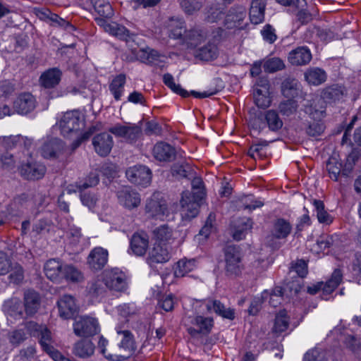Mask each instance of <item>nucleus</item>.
Listing matches in <instances>:
<instances>
[{"mask_svg": "<svg viewBox=\"0 0 361 361\" xmlns=\"http://www.w3.org/2000/svg\"><path fill=\"white\" fill-rule=\"evenodd\" d=\"M288 59L292 65L303 66L311 61L312 54L307 47H299L289 53Z\"/></svg>", "mask_w": 361, "mask_h": 361, "instance_id": "393cba45", "label": "nucleus"}, {"mask_svg": "<svg viewBox=\"0 0 361 361\" xmlns=\"http://www.w3.org/2000/svg\"><path fill=\"white\" fill-rule=\"evenodd\" d=\"M24 306L27 315H34L40 306L39 295L34 290L27 291L24 295Z\"/></svg>", "mask_w": 361, "mask_h": 361, "instance_id": "bb28decb", "label": "nucleus"}, {"mask_svg": "<svg viewBox=\"0 0 361 361\" xmlns=\"http://www.w3.org/2000/svg\"><path fill=\"white\" fill-rule=\"evenodd\" d=\"M99 330L97 320L88 316L78 318L73 324L75 334L80 337L92 336L97 334Z\"/></svg>", "mask_w": 361, "mask_h": 361, "instance_id": "0eeeda50", "label": "nucleus"}, {"mask_svg": "<svg viewBox=\"0 0 361 361\" xmlns=\"http://www.w3.org/2000/svg\"><path fill=\"white\" fill-rule=\"evenodd\" d=\"M61 72L56 68L44 72L40 77L42 85L46 88H51L58 85L61 80Z\"/></svg>", "mask_w": 361, "mask_h": 361, "instance_id": "72a5a7b5", "label": "nucleus"}, {"mask_svg": "<svg viewBox=\"0 0 361 361\" xmlns=\"http://www.w3.org/2000/svg\"><path fill=\"white\" fill-rule=\"evenodd\" d=\"M109 131L117 137H124L130 142L135 141L142 133L140 127L135 124L126 126L116 124L110 128Z\"/></svg>", "mask_w": 361, "mask_h": 361, "instance_id": "ddd939ff", "label": "nucleus"}, {"mask_svg": "<svg viewBox=\"0 0 361 361\" xmlns=\"http://www.w3.org/2000/svg\"><path fill=\"white\" fill-rule=\"evenodd\" d=\"M155 243H166L168 245L173 241L172 229L166 224L161 225L153 231Z\"/></svg>", "mask_w": 361, "mask_h": 361, "instance_id": "c9c22d12", "label": "nucleus"}, {"mask_svg": "<svg viewBox=\"0 0 361 361\" xmlns=\"http://www.w3.org/2000/svg\"><path fill=\"white\" fill-rule=\"evenodd\" d=\"M94 9L100 17L110 18L114 15L113 8L109 3L99 1L95 3Z\"/></svg>", "mask_w": 361, "mask_h": 361, "instance_id": "bf43d9fd", "label": "nucleus"}, {"mask_svg": "<svg viewBox=\"0 0 361 361\" xmlns=\"http://www.w3.org/2000/svg\"><path fill=\"white\" fill-rule=\"evenodd\" d=\"M289 326V317L285 310L280 311L275 317L272 329L273 333L281 334L286 331Z\"/></svg>", "mask_w": 361, "mask_h": 361, "instance_id": "58836bf2", "label": "nucleus"}, {"mask_svg": "<svg viewBox=\"0 0 361 361\" xmlns=\"http://www.w3.org/2000/svg\"><path fill=\"white\" fill-rule=\"evenodd\" d=\"M57 303L59 314L63 319H70L77 312L78 306L71 295H63Z\"/></svg>", "mask_w": 361, "mask_h": 361, "instance_id": "4be33fe9", "label": "nucleus"}, {"mask_svg": "<svg viewBox=\"0 0 361 361\" xmlns=\"http://www.w3.org/2000/svg\"><path fill=\"white\" fill-rule=\"evenodd\" d=\"M171 258V247L166 243H154L153 248L149 252L147 262L153 267L156 264L168 262Z\"/></svg>", "mask_w": 361, "mask_h": 361, "instance_id": "f8f14e48", "label": "nucleus"}, {"mask_svg": "<svg viewBox=\"0 0 361 361\" xmlns=\"http://www.w3.org/2000/svg\"><path fill=\"white\" fill-rule=\"evenodd\" d=\"M313 204L317 212L318 221L320 223L326 224L331 223L332 217L324 209V202L319 200H314Z\"/></svg>", "mask_w": 361, "mask_h": 361, "instance_id": "5fc2aeb1", "label": "nucleus"}, {"mask_svg": "<svg viewBox=\"0 0 361 361\" xmlns=\"http://www.w3.org/2000/svg\"><path fill=\"white\" fill-rule=\"evenodd\" d=\"M285 68L283 61L279 58H271L264 63V69L266 72L274 73Z\"/></svg>", "mask_w": 361, "mask_h": 361, "instance_id": "680f3d73", "label": "nucleus"}, {"mask_svg": "<svg viewBox=\"0 0 361 361\" xmlns=\"http://www.w3.org/2000/svg\"><path fill=\"white\" fill-rule=\"evenodd\" d=\"M108 341L101 336L99 341L98 342V348L100 350V352L104 355V357L111 361H123L126 360V356L118 355V354H106V345H107Z\"/></svg>", "mask_w": 361, "mask_h": 361, "instance_id": "052dcab7", "label": "nucleus"}, {"mask_svg": "<svg viewBox=\"0 0 361 361\" xmlns=\"http://www.w3.org/2000/svg\"><path fill=\"white\" fill-rule=\"evenodd\" d=\"M191 324L194 326L188 328V334L193 338H200L210 333L214 325V320L211 317L197 315L192 319Z\"/></svg>", "mask_w": 361, "mask_h": 361, "instance_id": "9d476101", "label": "nucleus"}, {"mask_svg": "<svg viewBox=\"0 0 361 361\" xmlns=\"http://www.w3.org/2000/svg\"><path fill=\"white\" fill-rule=\"evenodd\" d=\"M224 255L226 274L231 276L239 275L243 269L239 249L234 245H228L224 250Z\"/></svg>", "mask_w": 361, "mask_h": 361, "instance_id": "423d86ee", "label": "nucleus"}, {"mask_svg": "<svg viewBox=\"0 0 361 361\" xmlns=\"http://www.w3.org/2000/svg\"><path fill=\"white\" fill-rule=\"evenodd\" d=\"M180 7L185 13L191 15L200 10L204 4V0H178Z\"/></svg>", "mask_w": 361, "mask_h": 361, "instance_id": "09e8293b", "label": "nucleus"}, {"mask_svg": "<svg viewBox=\"0 0 361 361\" xmlns=\"http://www.w3.org/2000/svg\"><path fill=\"white\" fill-rule=\"evenodd\" d=\"M108 261V251L101 247L91 250L87 258L89 267L94 271L102 269Z\"/></svg>", "mask_w": 361, "mask_h": 361, "instance_id": "dca6fc26", "label": "nucleus"}, {"mask_svg": "<svg viewBox=\"0 0 361 361\" xmlns=\"http://www.w3.org/2000/svg\"><path fill=\"white\" fill-rule=\"evenodd\" d=\"M223 11L217 4H212L206 8L205 20L209 23H214L223 16Z\"/></svg>", "mask_w": 361, "mask_h": 361, "instance_id": "4d7b16f0", "label": "nucleus"}, {"mask_svg": "<svg viewBox=\"0 0 361 361\" xmlns=\"http://www.w3.org/2000/svg\"><path fill=\"white\" fill-rule=\"evenodd\" d=\"M149 246V237L147 233H135L130 240V249L137 256H143Z\"/></svg>", "mask_w": 361, "mask_h": 361, "instance_id": "5701e85b", "label": "nucleus"}, {"mask_svg": "<svg viewBox=\"0 0 361 361\" xmlns=\"http://www.w3.org/2000/svg\"><path fill=\"white\" fill-rule=\"evenodd\" d=\"M63 136L73 138L76 137L73 145L78 147L82 142L88 140L90 137L99 129L96 126H90L82 134L79 132L85 126V121L78 111L66 112L58 123Z\"/></svg>", "mask_w": 361, "mask_h": 361, "instance_id": "f257e3e1", "label": "nucleus"}, {"mask_svg": "<svg viewBox=\"0 0 361 361\" xmlns=\"http://www.w3.org/2000/svg\"><path fill=\"white\" fill-rule=\"evenodd\" d=\"M164 83L169 87L173 92L180 94L183 97L189 96V93L185 89H183L178 84L174 82L173 77L170 73H165L163 76Z\"/></svg>", "mask_w": 361, "mask_h": 361, "instance_id": "3c124183", "label": "nucleus"}, {"mask_svg": "<svg viewBox=\"0 0 361 361\" xmlns=\"http://www.w3.org/2000/svg\"><path fill=\"white\" fill-rule=\"evenodd\" d=\"M204 198L192 195L190 191L182 193L180 200V214L183 219L190 220L199 213V209Z\"/></svg>", "mask_w": 361, "mask_h": 361, "instance_id": "20e7f679", "label": "nucleus"}, {"mask_svg": "<svg viewBox=\"0 0 361 361\" xmlns=\"http://www.w3.org/2000/svg\"><path fill=\"white\" fill-rule=\"evenodd\" d=\"M145 210L147 218L163 220L168 212V207L161 195L159 192H154L146 201Z\"/></svg>", "mask_w": 361, "mask_h": 361, "instance_id": "7ed1b4c3", "label": "nucleus"}, {"mask_svg": "<svg viewBox=\"0 0 361 361\" xmlns=\"http://www.w3.org/2000/svg\"><path fill=\"white\" fill-rule=\"evenodd\" d=\"M241 202L243 204V208L249 210H253L264 205L262 201L255 199L252 195L245 196L241 199Z\"/></svg>", "mask_w": 361, "mask_h": 361, "instance_id": "774afa93", "label": "nucleus"}, {"mask_svg": "<svg viewBox=\"0 0 361 361\" xmlns=\"http://www.w3.org/2000/svg\"><path fill=\"white\" fill-rule=\"evenodd\" d=\"M264 118L269 129L276 132L283 126V121L275 110H269L265 112Z\"/></svg>", "mask_w": 361, "mask_h": 361, "instance_id": "a19ab883", "label": "nucleus"}, {"mask_svg": "<svg viewBox=\"0 0 361 361\" xmlns=\"http://www.w3.org/2000/svg\"><path fill=\"white\" fill-rule=\"evenodd\" d=\"M36 107V100L29 92L20 94L13 102V109L19 114L25 115Z\"/></svg>", "mask_w": 361, "mask_h": 361, "instance_id": "a211bd4d", "label": "nucleus"}, {"mask_svg": "<svg viewBox=\"0 0 361 361\" xmlns=\"http://www.w3.org/2000/svg\"><path fill=\"white\" fill-rule=\"evenodd\" d=\"M342 164L336 158L330 157L326 162V170L329 177L335 180L338 181L340 173L341 172Z\"/></svg>", "mask_w": 361, "mask_h": 361, "instance_id": "49530a36", "label": "nucleus"}, {"mask_svg": "<svg viewBox=\"0 0 361 361\" xmlns=\"http://www.w3.org/2000/svg\"><path fill=\"white\" fill-rule=\"evenodd\" d=\"M128 180L137 185L147 187L152 180L151 170L143 165H136L128 168L126 171Z\"/></svg>", "mask_w": 361, "mask_h": 361, "instance_id": "6e6552de", "label": "nucleus"}, {"mask_svg": "<svg viewBox=\"0 0 361 361\" xmlns=\"http://www.w3.org/2000/svg\"><path fill=\"white\" fill-rule=\"evenodd\" d=\"M267 0H252L250 9V19L252 23L259 24L264 20Z\"/></svg>", "mask_w": 361, "mask_h": 361, "instance_id": "c756f323", "label": "nucleus"}, {"mask_svg": "<svg viewBox=\"0 0 361 361\" xmlns=\"http://www.w3.org/2000/svg\"><path fill=\"white\" fill-rule=\"evenodd\" d=\"M64 147V143L60 139L50 138L44 141L40 152L44 158H56L63 152Z\"/></svg>", "mask_w": 361, "mask_h": 361, "instance_id": "aec40b11", "label": "nucleus"}, {"mask_svg": "<svg viewBox=\"0 0 361 361\" xmlns=\"http://www.w3.org/2000/svg\"><path fill=\"white\" fill-rule=\"evenodd\" d=\"M270 83L267 77L259 78L254 86L253 97L255 104L261 109L268 108L271 102Z\"/></svg>", "mask_w": 361, "mask_h": 361, "instance_id": "39448f33", "label": "nucleus"}, {"mask_svg": "<svg viewBox=\"0 0 361 361\" xmlns=\"http://www.w3.org/2000/svg\"><path fill=\"white\" fill-rule=\"evenodd\" d=\"M293 226L289 221L278 218L272 222L270 233L265 237V245L272 250H279L290 234Z\"/></svg>", "mask_w": 361, "mask_h": 361, "instance_id": "f03ea898", "label": "nucleus"}, {"mask_svg": "<svg viewBox=\"0 0 361 361\" xmlns=\"http://www.w3.org/2000/svg\"><path fill=\"white\" fill-rule=\"evenodd\" d=\"M325 126L321 119H312L303 123L302 130L308 137L320 136L324 131Z\"/></svg>", "mask_w": 361, "mask_h": 361, "instance_id": "473e14b6", "label": "nucleus"}, {"mask_svg": "<svg viewBox=\"0 0 361 361\" xmlns=\"http://www.w3.org/2000/svg\"><path fill=\"white\" fill-rule=\"evenodd\" d=\"M24 138L20 135L0 137V150L1 149H11L18 142L23 141Z\"/></svg>", "mask_w": 361, "mask_h": 361, "instance_id": "0e129e2a", "label": "nucleus"}, {"mask_svg": "<svg viewBox=\"0 0 361 361\" xmlns=\"http://www.w3.org/2000/svg\"><path fill=\"white\" fill-rule=\"evenodd\" d=\"M343 279V274L339 269H336L331 274V278L325 283H323V293H331L341 283Z\"/></svg>", "mask_w": 361, "mask_h": 361, "instance_id": "ea45409f", "label": "nucleus"}, {"mask_svg": "<svg viewBox=\"0 0 361 361\" xmlns=\"http://www.w3.org/2000/svg\"><path fill=\"white\" fill-rule=\"evenodd\" d=\"M92 145L97 154L106 157L114 146L113 137L108 133H99L93 137Z\"/></svg>", "mask_w": 361, "mask_h": 361, "instance_id": "2eb2a0df", "label": "nucleus"}, {"mask_svg": "<svg viewBox=\"0 0 361 361\" xmlns=\"http://www.w3.org/2000/svg\"><path fill=\"white\" fill-rule=\"evenodd\" d=\"M192 173L191 166L185 163H176L171 167V173L173 176L176 178H187Z\"/></svg>", "mask_w": 361, "mask_h": 361, "instance_id": "603ef678", "label": "nucleus"}, {"mask_svg": "<svg viewBox=\"0 0 361 361\" xmlns=\"http://www.w3.org/2000/svg\"><path fill=\"white\" fill-rule=\"evenodd\" d=\"M304 111L312 119H322L326 112V104L322 98L316 97L312 100H307L304 105Z\"/></svg>", "mask_w": 361, "mask_h": 361, "instance_id": "412c9836", "label": "nucleus"}, {"mask_svg": "<svg viewBox=\"0 0 361 361\" xmlns=\"http://www.w3.org/2000/svg\"><path fill=\"white\" fill-rule=\"evenodd\" d=\"M109 33L123 40H128L131 37V34L127 28L115 22L111 23Z\"/></svg>", "mask_w": 361, "mask_h": 361, "instance_id": "864d4df0", "label": "nucleus"}, {"mask_svg": "<svg viewBox=\"0 0 361 361\" xmlns=\"http://www.w3.org/2000/svg\"><path fill=\"white\" fill-rule=\"evenodd\" d=\"M196 57L202 61H212L216 59L218 49L215 44L209 42L206 45L199 48L196 51Z\"/></svg>", "mask_w": 361, "mask_h": 361, "instance_id": "e433bc0d", "label": "nucleus"}, {"mask_svg": "<svg viewBox=\"0 0 361 361\" xmlns=\"http://www.w3.org/2000/svg\"><path fill=\"white\" fill-rule=\"evenodd\" d=\"M126 80V75L121 73L117 75L109 85V90L114 95V99L117 101L121 99L123 94Z\"/></svg>", "mask_w": 361, "mask_h": 361, "instance_id": "4c0bfd02", "label": "nucleus"}, {"mask_svg": "<svg viewBox=\"0 0 361 361\" xmlns=\"http://www.w3.org/2000/svg\"><path fill=\"white\" fill-rule=\"evenodd\" d=\"M195 268V259H180L177 262L174 274L177 277H183Z\"/></svg>", "mask_w": 361, "mask_h": 361, "instance_id": "a18cd8bd", "label": "nucleus"}, {"mask_svg": "<svg viewBox=\"0 0 361 361\" xmlns=\"http://www.w3.org/2000/svg\"><path fill=\"white\" fill-rule=\"evenodd\" d=\"M246 16V11L243 6H238L232 7L227 16L226 20L227 22L240 23Z\"/></svg>", "mask_w": 361, "mask_h": 361, "instance_id": "8fccbe9b", "label": "nucleus"}, {"mask_svg": "<svg viewBox=\"0 0 361 361\" xmlns=\"http://www.w3.org/2000/svg\"><path fill=\"white\" fill-rule=\"evenodd\" d=\"M186 30L184 22L178 18H171L166 23V32L173 39H183Z\"/></svg>", "mask_w": 361, "mask_h": 361, "instance_id": "c85d7f7f", "label": "nucleus"}, {"mask_svg": "<svg viewBox=\"0 0 361 361\" xmlns=\"http://www.w3.org/2000/svg\"><path fill=\"white\" fill-rule=\"evenodd\" d=\"M298 105L294 99H287L281 102L279 105V110L283 116H290L296 113Z\"/></svg>", "mask_w": 361, "mask_h": 361, "instance_id": "6e6d98bb", "label": "nucleus"}, {"mask_svg": "<svg viewBox=\"0 0 361 361\" xmlns=\"http://www.w3.org/2000/svg\"><path fill=\"white\" fill-rule=\"evenodd\" d=\"M153 155L160 161H171L175 158L176 149L171 145L160 142L154 145Z\"/></svg>", "mask_w": 361, "mask_h": 361, "instance_id": "b1692460", "label": "nucleus"}, {"mask_svg": "<svg viewBox=\"0 0 361 361\" xmlns=\"http://www.w3.org/2000/svg\"><path fill=\"white\" fill-rule=\"evenodd\" d=\"M62 273L61 279H65L72 282H80L84 279L82 272L71 264H64Z\"/></svg>", "mask_w": 361, "mask_h": 361, "instance_id": "79ce46f5", "label": "nucleus"}, {"mask_svg": "<svg viewBox=\"0 0 361 361\" xmlns=\"http://www.w3.org/2000/svg\"><path fill=\"white\" fill-rule=\"evenodd\" d=\"M63 265L62 262L56 259L48 260L44 267L45 275L51 281L61 280Z\"/></svg>", "mask_w": 361, "mask_h": 361, "instance_id": "a878e982", "label": "nucleus"}, {"mask_svg": "<svg viewBox=\"0 0 361 361\" xmlns=\"http://www.w3.org/2000/svg\"><path fill=\"white\" fill-rule=\"evenodd\" d=\"M346 348L356 356L361 357V338L354 335H346L344 339Z\"/></svg>", "mask_w": 361, "mask_h": 361, "instance_id": "de8ad7c7", "label": "nucleus"}, {"mask_svg": "<svg viewBox=\"0 0 361 361\" xmlns=\"http://www.w3.org/2000/svg\"><path fill=\"white\" fill-rule=\"evenodd\" d=\"M106 288L116 291H124L127 288L126 275L118 269L106 271L104 274Z\"/></svg>", "mask_w": 361, "mask_h": 361, "instance_id": "9b49d317", "label": "nucleus"}, {"mask_svg": "<svg viewBox=\"0 0 361 361\" xmlns=\"http://www.w3.org/2000/svg\"><path fill=\"white\" fill-rule=\"evenodd\" d=\"M20 175L25 180H39L45 175L46 166L36 161H27L23 163L18 169Z\"/></svg>", "mask_w": 361, "mask_h": 361, "instance_id": "1a4fd4ad", "label": "nucleus"}, {"mask_svg": "<svg viewBox=\"0 0 361 361\" xmlns=\"http://www.w3.org/2000/svg\"><path fill=\"white\" fill-rule=\"evenodd\" d=\"M206 38V34L199 28L186 30L183 39L192 46H197Z\"/></svg>", "mask_w": 361, "mask_h": 361, "instance_id": "c03bdc74", "label": "nucleus"}, {"mask_svg": "<svg viewBox=\"0 0 361 361\" xmlns=\"http://www.w3.org/2000/svg\"><path fill=\"white\" fill-rule=\"evenodd\" d=\"M202 305L207 310V313L214 312L223 318L233 320L235 318V311L230 307L226 308L225 305L218 300L209 299L205 300Z\"/></svg>", "mask_w": 361, "mask_h": 361, "instance_id": "6ab92c4d", "label": "nucleus"}, {"mask_svg": "<svg viewBox=\"0 0 361 361\" xmlns=\"http://www.w3.org/2000/svg\"><path fill=\"white\" fill-rule=\"evenodd\" d=\"M94 352V345L87 339H82L75 343L73 346V353L80 358H87L93 355Z\"/></svg>", "mask_w": 361, "mask_h": 361, "instance_id": "2f4dec72", "label": "nucleus"}, {"mask_svg": "<svg viewBox=\"0 0 361 361\" xmlns=\"http://www.w3.org/2000/svg\"><path fill=\"white\" fill-rule=\"evenodd\" d=\"M326 353L322 348H315L307 352L304 361H327Z\"/></svg>", "mask_w": 361, "mask_h": 361, "instance_id": "13d9d810", "label": "nucleus"}, {"mask_svg": "<svg viewBox=\"0 0 361 361\" xmlns=\"http://www.w3.org/2000/svg\"><path fill=\"white\" fill-rule=\"evenodd\" d=\"M345 90L342 86L338 85H333L326 87L322 92L321 98L324 103L335 102L343 98Z\"/></svg>", "mask_w": 361, "mask_h": 361, "instance_id": "7c9ffc66", "label": "nucleus"}, {"mask_svg": "<svg viewBox=\"0 0 361 361\" xmlns=\"http://www.w3.org/2000/svg\"><path fill=\"white\" fill-rule=\"evenodd\" d=\"M192 195L204 198L205 190L202 179L200 177H194L191 182Z\"/></svg>", "mask_w": 361, "mask_h": 361, "instance_id": "69168bd1", "label": "nucleus"}, {"mask_svg": "<svg viewBox=\"0 0 361 361\" xmlns=\"http://www.w3.org/2000/svg\"><path fill=\"white\" fill-rule=\"evenodd\" d=\"M305 78L309 84L319 85L326 81V73L319 68H310L305 71Z\"/></svg>", "mask_w": 361, "mask_h": 361, "instance_id": "f704fd0d", "label": "nucleus"}, {"mask_svg": "<svg viewBox=\"0 0 361 361\" xmlns=\"http://www.w3.org/2000/svg\"><path fill=\"white\" fill-rule=\"evenodd\" d=\"M253 221L250 218L238 219L233 225L232 235L234 240H241L245 238L247 231L252 228Z\"/></svg>", "mask_w": 361, "mask_h": 361, "instance_id": "cd10ccee", "label": "nucleus"}, {"mask_svg": "<svg viewBox=\"0 0 361 361\" xmlns=\"http://www.w3.org/2000/svg\"><path fill=\"white\" fill-rule=\"evenodd\" d=\"M117 197L119 203L129 209L137 207L141 201L139 193L130 187H125L118 190Z\"/></svg>", "mask_w": 361, "mask_h": 361, "instance_id": "f3484780", "label": "nucleus"}, {"mask_svg": "<svg viewBox=\"0 0 361 361\" xmlns=\"http://www.w3.org/2000/svg\"><path fill=\"white\" fill-rule=\"evenodd\" d=\"M283 294L287 298L295 295L300 290V286L298 281H290L287 282L283 287Z\"/></svg>", "mask_w": 361, "mask_h": 361, "instance_id": "338daca9", "label": "nucleus"}, {"mask_svg": "<svg viewBox=\"0 0 361 361\" xmlns=\"http://www.w3.org/2000/svg\"><path fill=\"white\" fill-rule=\"evenodd\" d=\"M298 85L295 78L288 77L281 83V92L286 97H293L298 94Z\"/></svg>", "mask_w": 361, "mask_h": 361, "instance_id": "37998d69", "label": "nucleus"}, {"mask_svg": "<svg viewBox=\"0 0 361 361\" xmlns=\"http://www.w3.org/2000/svg\"><path fill=\"white\" fill-rule=\"evenodd\" d=\"M116 330L118 335L121 336L118 348L125 353L123 355L126 356L127 359L129 356L133 355L137 349L134 336L129 330L122 329L121 326H117Z\"/></svg>", "mask_w": 361, "mask_h": 361, "instance_id": "4468645a", "label": "nucleus"}, {"mask_svg": "<svg viewBox=\"0 0 361 361\" xmlns=\"http://www.w3.org/2000/svg\"><path fill=\"white\" fill-rule=\"evenodd\" d=\"M39 343L42 350L46 352L47 350L51 349L54 346V341L51 336V331L47 327L39 336L37 337Z\"/></svg>", "mask_w": 361, "mask_h": 361, "instance_id": "e2e57ef3", "label": "nucleus"}]
</instances>
